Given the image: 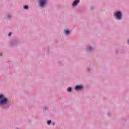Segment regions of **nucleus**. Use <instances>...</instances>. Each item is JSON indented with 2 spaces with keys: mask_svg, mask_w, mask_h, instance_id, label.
<instances>
[{
  "mask_svg": "<svg viewBox=\"0 0 129 129\" xmlns=\"http://www.w3.org/2000/svg\"><path fill=\"white\" fill-rule=\"evenodd\" d=\"M8 102V99L4 98L3 95H0V104H6Z\"/></svg>",
  "mask_w": 129,
  "mask_h": 129,
  "instance_id": "obj_1",
  "label": "nucleus"
},
{
  "mask_svg": "<svg viewBox=\"0 0 129 129\" xmlns=\"http://www.w3.org/2000/svg\"><path fill=\"white\" fill-rule=\"evenodd\" d=\"M65 31V34L67 35L69 33V31L67 30H64Z\"/></svg>",
  "mask_w": 129,
  "mask_h": 129,
  "instance_id": "obj_7",
  "label": "nucleus"
},
{
  "mask_svg": "<svg viewBox=\"0 0 129 129\" xmlns=\"http://www.w3.org/2000/svg\"><path fill=\"white\" fill-rule=\"evenodd\" d=\"M11 35H12V32H9L8 36H11Z\"/></svg>",
  "mask_w": 129,
  "mask_h": 129,
  "instance_id": "obj_11",
  "label": "nucleus"
},
{
  "mask_svg": "<svg viewBox=\"0 0 129 129\" xmlns=\"http://www.w3.org/2000/svg\"><path fill=\"white\" fill-rule=\"evenodd\" d=\"M116 16L117 19H118V20H121V12H120V11H118L116 14Z\"/></svg>",
  "mask_w": 129,
  "mask_h": 129,
  "instance_id": "obj_3",
  "label": "nucleus"
},
{
  "mask_svg": "<svg viewBox=\"0 0 129 129\" xmlns=\"http://www.w3.org/2000/svg\"><path fill=\"white\" fill-rule=\"evenodd\" d=\"M90 49H91V47H90V48H89V50H90Z\"/></svg>",
  "mask_w": 129,
  "mask_h": 129,
  "instance_id": "obj_12",
  "label": "nucleus"
},
{
  "mask_svg": "<svg viewBox=\"0 0 129 129\" xmlns=\"http://www.w3.org/2000/svg\"><path fill=\"white\" fill-rule=\"evenodd\" d=\"M67 91L70 92V91H71V87H68L67 89Z\"/></svg>",
  "mask_w": 129,
  "mask_h": 129,
  "instance_id": "obj_6",
  "label": "nucleus"
},
{
  "mask_svg": "<svg viewBox=\"0 0 129 129\" xmlns=\"http://www.w3.org/2000/svg\"><path fill=\"white\" fill-rule=\"evenodd\" d=\"M51 120L48 121L47 122V124H48V125L51 124Z\"/></svg>",
  "mask_w": 129,
  "mask_h": 129,
  "instance_id": "obj_9",
  "label": "nucleus"
},
{
  "mask_svg": "<svg viewBox=\"0 0 129 129\" xmlns=\"http://www.w3.org/2000/svg\"><path fill=\"white\" fill-rule=\"evenodd\" d=\"M78 3H79V0H76L75 1H74L72 4L73 7H75V6H77Z\"/></svg>",
  "mask_w": 129,
  "mask_h": 129,
  "instance_id": "obj_4",
  "label": "nucleus"
},
{
  "mask_svg": "<svg viewBox=\"0 0 129 129\" xmlns=\"http://www.w3.org/2000/svg\"><path fill=\"white\" fill-rule=\"evenodd\" d=\"M0 56H2V54L1 53H0Z\"/></svg>",
  "mask_w": 129,
  "mask_h": 129,
  "instance_id": "obj_13",
  "label": "nucleus"
},
{
  "mask_svg": "<svg viewBox=\"0 0 129 129\" xmlns=\"http://www.w3.org/2000/svg\"><path fill=\"white\" fill-rule=\"evenodd\" d=\"M10 17H11V16L10 15H7L8 19H9Z\"/></svg>",
  "mask_w": 129,
  "mask_h": 129,
  "instance_id": "obj_10",
  "label": "nucleus"
},
{
  "mask_svg": "<svg viewBox=\"0 0 129 129\" xmlns=\"http://www.w3.org/2000/svg\"><path fill=\"white\" fill-rule=\"evenodd\" d=\"M28 6H25L24 7V9H25V10H28Z\"/></svg>",
  "mask_w": 129,
  "mask_h": 129,
  "instance_id": "obj_8",
  "label": "nucleus"
},
{
  "mask_svg": "<svg viewBox=\"0 0 129 129\" xmlns=\"http://www.w3.org/2000/svg\"><path fill=\"white\" fill-rule=\"evenodd\" d=\"M82 88V86H76L75 87V90H80V89H81Z\"/></svg>",
  "mask_w": 129,
  "mask_h": 129,
  "instance_id": "obj_5",
  "label": "nucleus"
},
{
  "mask_svg": "<svg viewBox=\"0 0 129 129\" xmlns=\"http://www.w3.org/2000/svg\"><path fill=\"white\" fill-rule=\"evenodd\" d=\"M39 4L40 7H44L47 4V0H41Z\"/></svg>",
  "mask_w": 129,
  "mask_h": 129,
  "instance_id": "obj_2",
  "label": "nucleus"
}]
</instances>
